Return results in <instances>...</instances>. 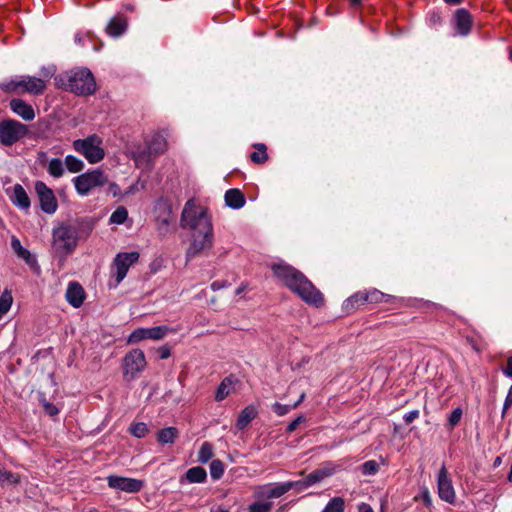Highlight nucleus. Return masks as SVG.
<instances>
[{
    "mask_svg": "<svg viewBox=\"0 0 512 512\" xmlns=\"http://www.w3.org/2000/svg\"><path fill=\"white\" fill-rule=\"evenodd\" d=\"M181 226L192 231V239L186 251L188 260L195 258L213 246V226L207 211L199 208L193 199L186 202L182 215Z\"/></svg>",
    "mask_w": 512,
    "mask_h": 512,
    "instance_id": "f257e3e1",
    "label": "nucleus"
},
{
    "mask_svg": "<svg viewBox=\"0 0 512 512\" xmlns=\"http://www.w3.org/2000/svg\"><path fill=\"white\" fill-rule=\"evenodd\" d=\"M274 275L292 292L309 305L319 307L323 304L322 293L296 268L286 263H274L271 266Z\"/></svg>",
    "mask_w": 512,
    "mask_h": 512,
    "instance_id": "f03ea898",
    "label": "nucleus"
},
{
    "mask_svg": "<svg viewBox=\"0 0 512 512\" xmlns=\"http://www.w3.org/2000/svg\"><path fill=\"white\" fill-rule=\"evenodd\" d=\"M78 224H60L52 230V248L57 255L68 256L78 246L80 236Z\"/></svg>",
    "mask_w": 512,
    "mask_h": 512,
    "instance_id": "7ed1b4c3",
    "label": "nucleus"
},
{
    "mask_svg": "<svg viewBox=\"0 0 512 512\" xmlns=\"http://www.w3.org/2000/svg\"><path fill=\"white\" fill-rule=\"evenodd\" d=\"M61 85L76 95L86 96L95 93L96 82L88 69L72 70L60 76Z\"/></svg>",
    "mask_w": 512,
    "mask_h": 512,
    "instance_id": "20e7f679",
    "label": "nucleus"
},
{
    "mask_svg": "<svg viewBox=\"0 0 512 512\" xmlns=\"http://www.w3.org/2000/svg\"><path fill=\"white\" fill-rule=\"evenodd\" d=\"M101 145L102 139L96 134L90 135L84 139L74 140L72 143L73 149L91 164L103 160L105 153Z\"/></svg>",
    "mask_w": 512,
    "mask_h": 512,
    "instance_id": "39448f33",
    "label": "nucleus"
},
{
    "mask_svg": "<svg viewBox=\"0 0 512 512\" xmlns=\"http://www.w3.org/2000/svg\"><path fill=\"white\" fill-rule=\"evenodd\" d=\"M107 182V176L100 169H94L73 178L75 189L81 196H87L93 189L102 187Z\"/></svg>",
    "mask_w": 512,
    "mask_h": 512,
    "instance_id": "423d86ee",
    "label": "nucleus"
},
{
    "mask_svg": "<svg viewBox=\"0 0 512 512\" xmlns=\"http://www.w3.org/2000/svg\"><path fill=\"white\" fill-rule=\"evenodd\" d=\"M28 131L27 125L17 120H2L0 121V143L4 146H12L25 138Z\"/></svg>",
    "mask_w": 512,
    "mask_h": 512,
    "instance_id": "0eeeda50",
    "label": "nucleus"
},
{
    "mask_svg": "<svg viewBox=\"0 0 512 512\" xmlns=\"http://www.w3.org/2000/svg\"><path fill=\"white\" fill-rule=\"evenodd\" d=\"M139 259V253L136 251L118 253L113 261V277H115V283L112 285L114 288L117 287L123 279L126 277L129 268L135 264Z\"/></svg>",
    "mask_w": 512,
    "mask_h": 512,
    "instance_id": "6e6552de",
    "label": "nucleus"
},
{
    "mask_svg": "<svg viewBox=\"0 0 512 512\" xmlns=\"http://www.w3.org/2000/svg\"><path fill=\"white\" fill-rule=\"evenodd\" d=\"M35 191L38 195L42 211L47 214L55 213L58 208V203L53 190L44 182L37 181L35 183Z\"/></svg>",
    "mask_w": 512,
    "mask_h": 512,
    "instance_id": "1a4fd4ad",
    "label": "nucleus"
},
{
    "mask_svg": "<svg viewBox=\"0 0 512 512\" xmlns=\"http://www.w3.org/2000/svg\"><path fill=\"white\" fill-rule=\"evenodd\" d=\"M108 486L126 493H137L144 487V481L135 478L110 475L107 477Z\"/></svg>",
    "mask_w": 512,
    "mask_h": 512,
    "instance_id": "9d476101",
    "label": "nucleus"
},
{
    "mask_svg": "<svg viewBox=\"0 0 512 512\" xmlns=\"http://www.w3.org/2000/svg\"><path fill=\"white\" fill-rule=\"evenodd\" d=\"M146 366L145 355L142 350L135 349L129 352L123 361L124 374L134 378L139 372L143 371Z\"/></svg>",
    "mask_w": 512,
    "mask_h": 512,
    "instance_id": "9b49d317",
    "label": "nucleus"
},
{
    "mask_svg": "<svg viewBox=\"0 0 512 512\" xmlns=\"http://www.w3.org/2000/svg\"><path fill=\"white\" fill-rule=\"evenodd\" d=\"M437 486L439 497L443 501L450 504L455 502V491L452 485V481L448 475L447 469L444 465L441 467L438 473Z\"/></svg>",
    "mask_w": 512,
    "mask_h": 512,
    "instance_id": "f8f14e48",
    "label": "nucleus"
},
{
    "mask_svg": "<svg viewBox=\"0 0 512 512\" xmlns=\"http://www.w3.org/2000/svg\"><path fill=\"white\" fill-rule=\"evenodd\" d=\"M168 136L167 130H159L151 135L147 140V149L149 156L157 157L164 154L168 149Z\"/></svg>",
    "mask_w": 512,
    "mask_h": 512,
    "instance_id": "ddd939ff",
    "label": "nucleus"
},
{
    "mask_svg": "<svg viewBox=\"0 0 512 512\" xmlns=\"http://www.w3.org/2000/svg\"><path fill=\"white\" fill-rule=\"evenodd\" d=\"M38 161L45 165L48 174L53 178H61L65 174V162L60 158L49 159L45 152H40Z\"/></svg>",
    "mask_w": 512,
    "mask_h": 512,
    "instance_id": "4468645a",
    "label": "nucleus"
},
{
    "mask_svg": "<svg viewBox=\"0 0 512 512\" xmlns=\"http://www.w3.org/2000/svg\"><path fill=\"white\" fill-rule=\"evenodd\" d=\"M65 297L72 307L79 308L85 300V291L78 282H71L68 284Z\"/></svg>",
    "mask_w": 512,
    "mask_h": 512,
    "instance_id": "2eb2a0df",
    "label": "nucleus"
},
{
    "mask_svg": "<svg viewBox=\"0 0 512 512\" xmlns=\"http://www.w3.org/2000/svg\"><path fill=\"white\" fill-rule=\"evenodd\" d=\"M455 29L457 33L466 36L471 31L472 17L465 9H458L454 16Z\"/></svg>",
    "mask_w": 512,
    "mask_h": 512,
    "instance_id": "dca6fc26",
    "label": "nucleus"
},
{
    "mask_svg": "<svg viewBox=\"0 0 512 512\" xmlns=\"http://www.w3.org/2000/svg\"><path fill=\"white\" fill-rule=\"evenodd\" d=\"M45 88L46 82L43 79L33 76H21V92L39 95L44 92Z\"/></svg>",
    "mask_w": 512,
    "mask_h": 512,
    "instance_id": "f3484780",
    "label": "nucleus"
},
{
    "mask_svg": "<svg viewBox=\"0 0 512 512\" xmlns=\"http://www.w3.org/2000/svg\"><path fill=\"white\" fill-rule=\"evenodd\" d=\"M10 108L25 121H31L35 118L33 107L22 99H12L10 101Z\"/></svg>",
    "mask_w": 512,
    "mask_h": 512,
    "instance_id": "a211bd4d",
    "label": "nucleus"
},
{
    "mask_svg": "<svg viewBox=\"0 0 512 512\" xmlns=\"http://www.w3.org/2000/svg\"><path fill=\"white\" fill-rule=\"evenodd\" d=\"M293 486L294 484L287 482L268 484L262 487L260 496L266 498H279L293 489Z\"/></svg>",
    "mask_w": 512,
    "mask_h": 512,
    "instance_id": "6ab92c4d",
    "label": "nucleus"
},
{
    "mask_svg": "<svg viewBox=\"0 0 512 512\" xmlns=\"http://www.w3.org/2000/svg\"><path fill=\"white\" fill-rule=\"evenodd\" d=\"M237 382V378L233 375L225 377L217 387L215 400L221 402L233 393Z\"/></svg>",
    "mask_w": 512,
    "mask_h": 512,
    "instance_id": "aec40b11",
    "label": "nucleus"
},
{
    "mask_svg": "<svg viewBox=\"0 0 512 512\" xmlns=\"http://www.w3.org/2000/svg\"><path fill=\"white\" fill-rule=\"evenodd\" d=\"M12 203L22 210L30 208V199L22 185L16 184L13 186V195L10 197Z\"/></svg>",
    "mask_w": 512,
    "mask_h": 512,
    "instance_id": "412c9836",
    "label": "nucleus"
},
{
    "mask_svg": "<svg viewBox=\"0 0 512 512\" xmlns=\"http://www.w3.org/2000/svg\"><path fill=\"white\" fill-rule=\"evenodd\" d=\"M224 199L226 205L234 210L242 208L246 203L244 194L236 188L227 190Z\"/></svg>",
    "mask_w": 512,
    "mask_h": 512,
    "instance_id": "4be33fe9",
    "label": "nucleus"
},
{
    "mask_svg": "<svg viewBox=\"0 0 512 512\" xmlns=\"http://www.w3.org/2000/svg\"><path fill=\"white\" fill-rule=\"evenodd\" d=\"M258 415L257 409L253 405L245 407L239 414L236 427L238 430H244L252 420Z\"/></svg>",
    "mask_w": 512,
    "mask_h": 512,
    "instance_id": "5701e85b",
    "label": "nucleus"
},
{
    "mask_svg": "<svg viewBox=\"0 0 512 512\" xmlns=\"http://www.w3.org/2000/svg\"><path fill=\"white\" fill-rule=\"evenodd\" d=\"M127 28V21L124 17H113L107 26V33L112 37H119Z\"/></svg>",
    "mask_w": 512,
    "mask_h": 512,
    "instance_id": "b1692460",
    "label": "nucleus"
},
{
    "mask_svg": "<svg viewBox=\"0 0 512 512\" xmlns=\"http://www.w3.org/2000/svg\"><path fill=\"white\" fill-rule=\"evenodd\" d=\"M11 247L15 254L22 258L27 264L31 265L35 262V259L32 257L31 253L22 246L20 240L15 236H12Z\"/></svg>",
    "mask_w": 512,
    "mask_h": 512,
    "instance_id": "393cba45",
    "label": "nucleus"
},
{
    "mask_svg": "<svg viewBox=\"0 0 512 512\" xmlns=\"http://www.w3.org/2000/svg\"><path fill=\"white\" fill-rule=\"evenodd\" d=\"M179 435L177 428L175 427H166L161 429L157 433V441L162 444H172L175 442Z\"/></svg>",
    "mask_w": 512,
    "mask_h": 512,
    "instance_id": "a878e982",
    "label": "nucleus"
},
{
    "mask_svg": "<svg viewBox=\"0 0 512 512\" xmlns=\"http://www.w3.org/2000/svg\"><path fill=\"white\" fill-rule=\"evenodd\" d=\"M185 478L189 483H203L207 478L206 470L195 466L187 470Z\"/></svg>",
    "mask_w": 512,
    "mask_h": 512,
    "instance_id": "bb28decb",
    "label": "nucleus"
},
{
    "mask_svg": "<svg viewBox=\"0 0 512 512\" xmlns=\"http://www.w3.org/2000/svg\"><path fill=\"white\" fill-rule=\"evenodd\" d=\"M64 162L65 168L71 173L81 172L85 167L84 162L74 155H67Z\"/></svg>",
    "mask_w": 512,
    "mask_h": 512,
    "instance_id": "cd10ccee",
    "label": "nucleus"
},
{
    "mask_svg": "<svg viewBox=\"0 0 512 512\" xmlns=\"http://www.w3.org/2000/svg\"><path fill=\"white\" fill-rule=\"evenodd\" d=\"M0 89L6 93L21 92V76L1 82Z\"/></svg>",
    "mask_w": 512,
    "mask_h": 512,
    "instance_id": "c85d7f7f",
    "label": "nucleus"
},
{
    "mask_svg": "<svg viewBox=\"0 0 512 512\" xmlns=\"http://www.w3.org/2000/svg\"><path fill=\"white\" fill-rule=\"evenodd\" d=\"M12 303V293L8 289H5L0 295V319L10 310Z\"/></svg>",
    "mask_w": 512,
    "mask_h": 512,
    "instance_id": "c756f323",
    "label": "nucleus"
},
{
    "mask_svg": "<svg viewBox=\"0 0 512 512\" xmlns=\"http://www.w3.org/2000/svg\"><path fill=\"white\" fill-rule=\"evenodd\" d=\"M345 501L342 497H333L324 507L322 512H344Z\"/></svg>",
    "mask_w": 512,
    "mask_h": 512,
    "instance_id": "7c9ffc66",
    "label": "nucleus"
},
{
    "mask_svg": "<svg viewBox=\"0 0 512 512\" xmlns=\"http://www.w3.org/2000/svg\"><path fill=\"white\" fill-rule=\"evenodd\" d=\"M256 151L251 153L250 158L256 164H262L268 159L266 146L262 143L255 144Z\"/></svg>",
    "mask_w": 512,
    "mask_h": 512,
    "instance_id": "2f4dec72",
    "label": "nucleus"
},
{
    "mask_svg": "<svg viewBox=\"0 0 512 512\" xmlns=\"http://www.w3.org/2000/svg\"><path fill=\"white\" fill-rule=\"evenodd\" d=\"M367 294V303H381L388 302L390 299V295L385 294L377 289H371L366 291Z\"/></svg>",
    "mask_w": 512,
    "mask_h": 512,
    "instance_id": "473e14b6",
    "label": "nucleus"
},
{
    "mask_svg": "<svg viewBox=\"0 0 512 512\" xmlns=\"http://www.w3.org/2000/svg\"><path fill=\"white\" fill-rule=\"evenodd\" d=\"M128 218V211L125 207L119 206L110 216L109 222L112 224L121 225Z\"/></svg>",
    "mask_w": 512,
    "mask_h": 512,
    "instance_id": "72a5a7b5",
    "label": "nucleus"
},
{
    "mask_svg": "<svg viewBox=\"0 0 512 512\" xmlns=\"http://www.w3.org/2000/svg\"><path fill=\"white\" fill-rule=\"evenodd\" d=\"M366 296H367L366 291H359V292L355 293L354 295H352L351 297H349L346 300V302H345L346 308H348L349 306L354 308L355 306H360V305L367 303Z\"/></svg>",
    "mask_w": 512,
    "mask_h": 512,
    "instance_id": "f704fd0d",
    "label": "nucleus"
},
{
    "mask_svg": "<svg viewBox=\"0 0 512 512\" xmlns=\"http://www.w3.org/2000/svg\"><path fill=\"white\" fill-rule=\"evenodd\" d=\"M213 457V447L210 443L204 442L198 452V461L207 463Z\"/></svg>",
    "mask_w": 512,
    "mask_h": 512,
    "instance_id": "c9c22d12",
    "label": "nucleus"
},
{
    "mask_svg": "<svg viewBox=\"0 0 512 512\" xmlns=\"http://www.w3.org/2000/svg\"><path fill=\"white\" fill-rule=\"evenodd\" d=\"M129 432L137 438H143L149 432V428L147 424L143 422H136L130 425Z\"/></svg>",
    "mask_w": 512,
    "mask_h": 512,
    "instance_id": "e433bc0d",
    "label": "nucleus"
},
{
    "mask_svg": "<svg viewBox=\"0 0 512 512\" xmlns=\"http://www.w3.org/2000/svg\"><path fill=\"white\" fill-rule=\"evenodd\" d=\"M224 474V464L221 460H213L210 464V475L214 480L220 479Z\"/></svg>",
    "mask_w": 512,
    "mask_h": 512,
    "instance_id": "4c0bfd02",
    "label": "nucleus"
},
{
    "mask_svg": "<svg viewBox=\"0 0 512 512\" xmlns=\"http://www.w3.org/2000/svg\"><path fill=\"white\" fill-rule=\"evenodd\" d=\"M149 339V328H138L135 331H133L129 338V343H137L141 340Z\"/></svg>",
    "mask_w": 512,
    "mask_h": 512,
    "instance_id": "58836bf2",
    "label": "nucleus"
},
{
    "mask_svg": "<svg viewBox=\"0 0 512 512\" xmlns=\"http://www.w3.org/2000/svg\"><path fill=\"white\" fill-rule=\"evenodd\" d=\"M168 330L169 329L166 326L149 328V339L160 340L167 334Z\"/></svg>",
    "mask_w": 512,
    "mask_h": 512,
    "instance_id": "ea45409f",
    "label": "nucleus"
},
{
    "mask_svg": "<svg viewBox=\"0 0 512 512\" xmlns=\"http://www.w3.org/2000/svg\"><path fill=\"white\" fill-rule=\"evenodd\" d=\"M361 469L364 475H374L379 470V464L375 460H369L362 465Z\"/></svg>",
    "mask_w": 512,
    "mask_h": 512,
    "instance_id": "a19ab883",
    "label": "nucleus"
},
{
    "mask_svg": "<svg viewBox=\"0 0 512 512\" xmlns=\"http://www.w3.org/2000/svg\"><path fill=\"white\" fill-rule=\"evenodd\" d=\"M271 509V502H254L249 506L250 512H270Z\"/></svg>",
    "mask_w": 512,
    "mask_h": 512,
    "instance_id": "79ce46f5",
    "label": "nucleus"
},
{
    "mask_svg": "<svg viewBox=\"0 0 512 512\" xmlns=\"http://www.w3.org/2000/svg\"><path fill=\"white\" fill-rule=\"evenodd\" d=\"M323 480H324V477L322 476L321 472L319 471V469H316L306 476L305 484L312 486V485L319 483Z\"/></svg>",
    "mask_w": 512,
    "mask_h": 512,
    "instance_id": "37998d69",
    "label": "nucleus"
},
{
    "mask_svg": "<svg viewBox=\"0 0 512 512\" xmlns=\"http://www.w3.org/2000/svg\"><path fill=\"white\" fill-rule=\"evenodd\" d=\"M462 409L460 407L455 408L448 417L449 426L455 427L462 418Z\"/></svg>",
    "mask_w": 512,
    "mask_h": 512,
    "instance_id": "c03bdc74",
    "label": "nucleus"
},
{
    "mask_svg": "<svg viewBox=\"0 0 512 512\" xmlns=\"http://www.w3.org/2000/svg\"><path fill=\"white\" fill-rule=\"evenodd\" d=\"M292 405H285L281 404L279 402H276L272 406V410L278 415V416H284L288 414L292 410Z\"/></svg>",
    "mask_w": 512,
    "mask_h": 512,
    "instance_id": "a18cd8bd",
    "label": "nucleus"
},
{
    "mask_svg": "<svg viewBox=\"0 0 512 512\" xmlns=\"http://www.w3.org/2000/svg\"><path fill=\"white\" fill-rule=\"evenodd\" d=\"M40 402L48 415L56 416L59 413V409L54 404L48 402L45 398L40 399Z\"/></svg>",
    "mask_w": 512,
    "mask_h": 512,
    "instance_id": "49530a36",
    "label": "nucleus"
},
{
    "mask_svg": "<svg viewBox=\"0 0 512 512\" xmlns=\"http://www.w3.org/2000/svg\"><path fill=\"white\" fill-rule=\"evenodd\" d=\"M319 471L321 472L324 479H326L335 474L336 466L331 463H328V464L324 465L323 467L319 468Z\"/></svg>",
    "mask_w": 512,
    "mask_h": 512,
    "instance_id": "de8ad7c7",
    "label": "nucleus"
},
{
    "mask_svg": "<svg viewBox=\"0 0 512 512\" xmlns=\"http://www.w3.org/2000/svg\"><path fill=\"white\" fill-rule=\"evenodd\" d=\"M304 421H305V418L302 415L298 416L292 422L289 423V425L287 426V432L292 433L293 431H295L297 429L298 425Z\"/></svg>",
    "mask_w": 512,
    "mask_h": 512,
    "instance_id": "09e8293b",
    "label": "nucleus"
},
{
    "mask_svg": "<svg viewBox=\"0 0 512 512\" xmlns=\"http://www.w3.org/2000/svg\"><path fill=\"white\" fill-rule=\"evenodd\" d=\"M511 405H512V385L510 386L508 393L506 395L505 401H504L503 410H502L503 416L505 415V413L507 412V410L510 408Z\"/></svg>",
    "mask_w": 512,
    "mask_h": 512,
    "instance_id": "8fccbe9b",
    "label": "nucleus"
},
{
    "mask_svg": "<svg viewBox=\"0 0 512 512\" xmlns=\"http://www.w3.org/2000/svg\"><path fill=\"white\" fill-rule=\"evenodd\" d=\"M419 416L418 410H412L404 415V421L406 424L412 423Z\"/></svg>",
    "mask_w": 512,
    "mask_h": 512,
    "instance_id": "3c124183",
    "label": "nucleus"
},
{
    "mask_svg": "<svg viewBox=\"0 0 512 512\" xmlns=\"http://www.w3.org/2000/svg\"><path fill=\"white\" fill-rule=\"evenodd\" d=\"M287 483L294 484L293 489H298L299 491L310 487L309 485L305 484V479L299 481H288Z\"/></svg>",
    "mask_w": 512,
    "mask_h": 512,
    "instance_id": "603ef678",
    "label": "nucleus"
},
{
    "mask_svg": "<svg viewBox=\"0 0 512 512\" xmlns=\"http://www.w3.org/2000/svg\"><path fill=\"white\" fill-rule=\"evenodd\" d=\"M503 373L509 377V378H512V356L508 358L507 360V366L506 368L503 370Z\"/></svg>",
    "mask_w": 512,
    "mask_h": 512,
    "instance_id": "864d4df0",
    "label": "nucleus"
},
{
    "mask_svg": "<svg viewBox=\"0 0 512 512\" xmlns=\"http://www.w3.org/2000/svg\"><path fill=\"white\" fill-rule=\"evenodd\" d=\"M225 287V283L224 282H221V281H214L212 284H211V289L213 291H217V290H220L222 288Z\"/></svg>",
    "mask_w": 512,
    "mask_h": 512,
    "instance_id": "5fc2aeb1",
    "label": "nucleus"
},
{
    "mask_svg": "<svg viewBox=\"0 0 512 512\" xmlns=\"http://www.w3.org/2000/svg\"><path fill=\"white\" fill-rule=\"evenodd\" d=\"M359 511L360 512H374L373 509L370 507V505H368L366 503H362L359 506Z\"/></svg>",
    "mask_w": 512,
    "mask_h": 512,
    "instance_id": "6e6d98bb",
    "label": "nucleus"
},
{
    "mask_svg": "<svg viewBox=\"0 0 512 512\" xmlns=\"http://www.w3.org/2000/svg\"><path fill=\"white\" fill-rule=\"evenodd\" d=\"M5 479H7L8 481H11V482H17L18 480L16 479V477L14 476V474H12L11 472H5L4 475Z\"/></svg>",
    "mask_w": 512,
    "mask_h": 512,
    "instance_id": "4d7b16f0",
    "label": "nucleus"
},
{
    "mask_svg": "<svg viewBox=\"0 0 512 512\" xmlns=\"http://www.w3.org/2000/svg\"><path fill=\"white\" fill-rule=\"evenodd\" d=\"M305 396H306L305 393H301L298 400L292 405V408L293 409L297 408L304 401Z\"/></svg>",
    "mask_w": 512,
    "mask_h": 512,
    "instance_id": "13d9d810",
    "label": "nucleus"
},
{
    "mask_svg": "<svg viewBox=\"0 0 512 512\" xmlns=\"http://www.w3.org/2000/svg\"><path fill=\"white\" fill-rule=\"evenodd\" d=\"M170 356V350L168 348H162L161 349V358L165 359Z\"/></svg>",
    "mask_w": 512,
    "mask_h": 512,
    "instance_id": "bf43d9fd",
    "label": "nucleus"
},
{
    "mask_svg": "<svg viewBox=\"0 0 512 512\" xmlns=\"http://www.w3.org/2000/svg\"><path fill=\"white\" fill-rule=\"evenodd\" d=\"M75 42H76L77 44H80V45H81V44L83 43V36H82L81 34H79V33H78V34H76V35H75Z\"/></svg>",
    "mask_w": 512,
    "mask_h": 512,
    "instance_id": "052dcab7",
    "label": "nucleus"
},
{
    "mask_svg": "<svg viewBox=\"0 0 512 512\" xmlns=\"http://www.w3.org/2000/svg\"><path fill=\"white\" fill-rule=\"evenodd\" d=\"M444 1L448 4H453V5L459 4L461 2V0H444Z\"/></svg>",
    "mask_w": 512,
    "mask_h": 512,
    "instance_id": "680f3d73",
    "label": "nucleus"
},
{
    "mask_svg": "<svg viewBox=\"0 0 512 512\" xmlns=\"http://www.w3.org/2000/svg\"><path fill=\"white\" fill-rule=\"evenodd\" d=\"M349 1L353 6H359L361 4V0H349Z\"/></svg>",
    "mask_w": 512,
    "mask_h": 512,
    "instance_id": "e2e57ef3",
    "label": "nucleus"
},
{
    "mask_svg": "<svg viewBox=\"0 0 512 512\" xmlns=\"http://www.w3.org/2000/svg\"><path fill=\"white\" fill-rule=\"evenodd\" d=\"M424 500H425V502H426V503H428V504L431 502V499H430V496H429L428 492H426V493L424 494Z\"/></svg>",
    "mask_w": 512,
    "mask_h": 512,
    "instance_id": "0e129e2a",
    "label": "nucleus"
},
{
    "mask_svg": "<svg viewBox=\"0 0 512 512\" xmlns=\"http://www.w3.org/2000/svg\"><path fill=\"white\" fill-rule=\"evenodd\" d=\"M501 457H497L494 461V466H499L501 464Z\"/></svg>",
    "mask_w": 512,
    "mask_h": 512,
    "instance_id": "69168bd1",
    "label": "nucleus"
},
{
    "mask_svg": "<svg viewBox=\"0 0 512 512\" xmlns=\"http://www.w3.org/2000/svg\"><path fill=\"white\" fill-rule=\"evenodd\" d=\"M432 20L436 23V22H439L440 21V17L437 16V15H433L432 16Z\"/></svg>",
    "mask_w": 512,
    "mask_h": 512,
    "instance_id": "338daca9",
    "label": "nucleus"
},
{
    "mask_svg": "<svg viewBox=\"0 0 512 512\" xmlns=\"http://www.w3.org/2000/svg\"><path fill=\"white\" fill-rule=\"evenodd\" d=\"M244 289H245V288H244L243 286L239 287V288L236 290V294H241V293L244 291Z\"/></svg>",
    "mask_w": 512,
    "mask_h": 512,
    "instance_id": "774afa93",
    "label": "nucleus"
}]
</instances>
